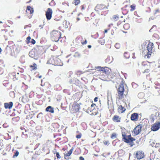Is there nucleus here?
I'll list each match as a JSON object with an SVG mask.
<instances>
[{"label":"nucleus","instance_id":"obj_19","mask_svg":"<svg viewBox=\"0 0 160 160\" xmlns=\"http://www.w3.org/2000/svg\"><path fill=\"white\" fill-rule=\"evenodd\" d=\"M27 11H29L30 13H32L33 12V8H32L30 6H28L27 8Z\"/></svg>","mask_w":160,"mask_h":160},{"label":"nucleus","instance_id":"obj_12","mask_svg":"<svg viewBox=\"0 0 160 160\" xmlns=\"http://www.w3.org/2000/svg\"><path fill=\"white\" fill-rule=\"evenodd\" d=\"M138 115L137 113H134L131 116V120L133 121H136L138 120Z\"/></svg>","mask_w":160,"mask_h":160},{"label":"nucleus","instance_id":"obj_48","mask_svg":"<svg viewBox=\"0 0 160 160\" xmlns=\"http://www.w3.org/2000/svg\"><path fill=\"white\" fill-rule=\"evenodd\" d=\"M39 27H41V28H43V27L41 25H40Z\"/></svg>","mask_w":160,"mask_h":160},{"label":"nucleus","instance_id":"obj_40","mask_svg":"<svg viewBox=\"0 0 160 160\" xmlns=\"http://www.w3.org/2000/svg\"><path fill=\"white\" fill-rule=\"evenodd\" d=\"M142 94V93H139L138 94V97H139L140 96L141 94Z\"/></svg>","mask_w":160,"mask_h":160},{"label":"nucleus","instance_id":"obj_23","mask_svg":"<svg viewBox=\"0 0 160 160\" xmlns=\"http://www.w3.org/2000/svg\"><path fill=\"white\" fill-rule=\"evenodd\" d=\"M118 108L119 109L121 110H122V111H121V112H123V111H124L125 110V109L123 107H122V105H120L119 106Z\"/></svg>","mask_w":160,"mask_h":160},{"label":"nucleus","instance_id":"obj_34","mask_svg":"<svg viewBox=\"0 0 160 160\" xmlns=\"http://www.w3.org/2000/svg\"><path fill=\"white\" fill-rule=\"evenodd\" d=\"M81 136L80 134L76 136V138H81Z\"/></svg>","mask_w":160,"mask_h":160},{"label":"nucleus","instance_id":"obj_27","mask_svg":"<svg viewBox=\"0 0 160 160\" xmlns=\"http://www.w3.org/2000/svg\"><path fill=\"white\" fill-rule=\"evenodd\" d=\"M113 18L116 19V20H117L118 19L119 17L117 15H114L113 16Z\"/></svg>","mask_w":160,"mask_h":160},{"label":"nucleus","instance_id":"obj_49","mask_svg":"<svg viewBox=\"0 0 160 160\" xmlns=\"http://www.w3.org/2000/svg\"><path fill=\"white\" fill-rule=\"evenodd\" d=\"M41 77H42V76H39V78H41Z\"/></svg>","mask_w":160,"mask_h":160},{"label":"nucleus","instance_id":"obj_18","mask_svg":"<svg viewBox=\"0 0 160 160\" xmlns=\"http://www.w3.org/2000/svg\"><path fill=\"white\" fill-rule=\"evenodd\" d=\"M108 68L106 67L103 68L102 71L103 72H104L106 74H109Z\"/></svg>","mask_w":160,"mask_h":160},{"label":"nucleus","instance_id":"obj_38","mask_svg":"<svg viewBox=\"0 0 160 160\" xmlns=\"http://www.w3.org/2000/svg\"><path fill=\"white\" fill-rule=\"evenodd\" d=\"M79 159L80 160H84V158L81 156L80 157Z\"/></svg>","mask_w":160,"mask_h":160},{"label":"nucleus","instance_id":"obj_14","mask_svg":"<svg viewBox=\"0 0 160 160\" xmlns=\"http://www.w3.org/2000/svg\"><path fill=\"white\" fill-rule=\"evenodd\" d=\"M105 8V6L102 4H98L95 8L96 10H98V9L100 10H102Z\"/></svg>","mask_w":160,"mask_h":160},{"label":"nucleus","instance_id":"obj_45","mask_svg":"<svg viewBox=\"0 0 160 160\" xmlns=\"http://www.w3.org/2000/svg\"><path fill=\"white\" fill-rule=\"evenodd\" d=\"M68 27V25H67L66 24V26H65V28H67Z\"/></svg>","mask_w":160,"mask_h":160},{"label":"nucleus","instance_id":"obj_8","mask_svg":"<svg viewBox=\"0 0 160 160\" xmlns=\"http://www.w3.org/2000/svg\"><path fill=\"white\" fill-rule=\"evenodd\" d=\"M80 109V106L79 104L74 102L72 105V111L74 112H78Z\"/></svg>","mask_w":160,"mask_h":160},{"label":"nucleus","instance_id":"obj_44","mask_svg":"<svg viewBox=\"0 0 160 160\" xmlns=\"http://www.w3.org/2000/svg\"><path fill=\"white\" fill-rule=\"evenodd\" d=\"M158 116L159 117H160V112H159V113H158Z\"/></svg>","mask_w":160,"mask_h":160},{"label":"nucleus","instance_id":"obj_32","mask_svg":"<svg viewBox=\"0 0 160 160\" xmlns=\"http://www.w3.org/2000/svg\"><path fill=\"white\" fill-rule=\"evenodd\" d=\"M30 42L33 44H35L36 42L35 40L33 39H32Z\"/></svg>","mask_w":160,"mask_h":160},{"label":"nucleus","instance_id":"obj_52","mask_svg":"<svg viewBox=\"0 0 160 160\" xmlns=\"http://www.w3.org/2000/svg\"><path fill=\"white\" fill-rule=\"evenodd\" d=\"M0 23H2V21H0Z\"/></svg>","mask_w":160,"mask_h":160},{"label":"nucleus","instance_id":"obj_31","mask_svg":"<svg viewBox=\"0 0 160 160\" xmlns=\"http://www.w3.org/2000/svg\"><path fill=\"white\" fill-rule=\"evenodd\" d=\"M56 156L57 158H61V157L59 155V153L58 152L56 153Z\"/></svg>","mask_w":160,"mask_h":160},{"label":"nucleus","instance_id":"obj_36","mask_svg":"<svg viewBox=\"0 0 160 160\" xmlns=\"http://www.w3.org/2000/svg\"><path fill=\"white\" fill-rule=\"evenodd\" d=\"M149 72V69H147L145 70L143 72V73H145L146 72Z\"/></svg>","mask_w":160,"mask_h":160},{"label":"nucleus","instance_id":"obj_15","mask_svg":"<svg viewBox=\"0 0 160 160\" xmlns=\"http://www.w3.org/2000/svg\"><path fill=\"white\" fill-rule=\"evenodd\" d=\"M46 111L51 113L54 112V108L51 106H48L46 109Z\"/></svg>","mask_w":160,"mask_h":160},{"label":"nucleus","instance_id":"obj_9","mask_svg":"<svg viewBox=\"0 0 160 160\" xmlns=\"http://www.w3.org/2000/svg\"><path fill=\"white\" fill-rule=\"evenodd\" d=\"M52 35L53 37H57L58 38L57 40H55V41L57 42L58 41L59 39V36H61V33L60 32H58V31H56L55 30L53 31L52 33Z\"/></svg>","mask_w":160,"mask_h":160},{"label":"nucleus","instance_id":"obj_39","mask_svg":"<svg viewBox=\"0 0 160 160\" xmlns=\"http://www.w3.org/2000/svg\"><path fill=\"white\" fill-rule=\"evenodd\" d=\"M98 98L97 97H96L94 99V101L95 102H97L98 101Z\"/></svg>","mask_w":160,"mask_h":160},{"label":"nucleus","instance_id":"obj_20","mask_svg":"<svg viewBox=\"0 0 160 160\" xmlns=\"http://www.w3.org/2000/svg\"><path fill=\"white\" fill-rule=\"evenodd\" d=\"M113 120L116 122H119L120 121L119 120V117L118 116H115L113 118Z\"/></svg>","mask_w":160,"mask_h":160},{"label":"nucleus","instance_id":"obj_5","mask_svg":"<svg viewBox=\"0 0 160 160\" xmlns=\"http://www.w3.org/2000/svg\"><path fill=\"white\" fill-rule=\"evenodd\" d=\"M142 127V125H139L137 126L133 129L132 132L135 135H137L139 134L141 132V129Z\"/></svg>","mask_w":160,"mask_h":160},{"label":"nucleus","instance_id":"obj_6","mask_svg":"<svg viewBox=\"0 0 160 160\" xmlns=\"http://www.w3.org/2000/svg\"><path fill=\"white\" fill-rule=\"evenodd\" d=\"M160 128V122H156L152 125L151 130L153 131H158Z\"/></svg>","mask_w":160,"mask_h":160},{"label":"nucleus","instance_id":"obj_33","mask_svg":"<svg viewBox=\"0 0 160 160\" xmlns=\"http://www.w3.org/2000/svg\"><path fill=\"white\" fill-rule=\"evenodd\" d=\"M31 38L30 37H28L27 38V40L29 42H30V40L31 39Z\"/></svg>","mask_w":160,"mask_h":160},{"label":"nucleus","instance_id":"obj_43","mask_svg":"<svg viewBox=\"0 0 160 160\" xmlns=\"http://www.w3.org/2000/svg\"><path fill=\"white\" fill-rule=\"evenodd\" d=\"M108 32L107 30H105L104 32L105 33H107Z\"/></svg>","mask_w":160,"mask_h":160},{"label":"nucleus","instance_id":"obj_42","mask_svg":"<svg viewBox=\"0 0 160 160\" xmlns=\"http://www.w3.org/2000/svg\"><path fill=\"white\" fill-rule=\"evenodd\" d=\"M88 48H91V46L90 45H88Z\"/></svg>","mask_w":160,"mask_h":160},{"label":"nucleus","instance_id":"obj_24","mask_svg":"<svg viewBox=\"0 0 160 160\" xmlns=\"http://www.w3.org/2000/svg\"><path fill=\"white\" fill-rule=\"evenodd\" d=\"M116 134L115 133H113L112 134L111 138L112 139H114L116 138Z\"/></svg>","mask_w":160,"mask_h":160},{"label":"nucleus","instance_id":"obj_53","mask_svg":"<svg viewBox=\"0 0 160 160\" xmlns=\"http://www.w3.org/2000/svg\"><path fill=\"white\" fill-rule=\"evenodd\" d=\"M154 27H155V26H153V27H152V28H153Z\"/></svg>","mask_w":160,"mask_h":160},{"label":"nucleus","instance_id":"obj_35","mask_svg":"<svg viewBox=\"0 0 160 160\" xmlns=\"http://www.w3.org/2000/svg\"><path fill=\"white\" fill-rule=\"evenodd\" d=\"M78 55L79 57H80V55L79 54V53L78 52H76L75 54V56H78Z\"/></svg>","mask_w":160,"mask_h":160},{"label":"nucleus","instance_id":"obj_55","mask_svg":"<svg viewBox=\"0 0 160 160\" xmlns=\"http://www.w3.org/2000/svg\"><path fill=\"white\" fill-rule=\"evenodd\" d=\"M126 25H124V27Z\"/></svg>","mask_w":160,"mask_h":160},{"label":"nucleus","instance_id":"obj_16","mask_svg":"<svg viewBox=\"0 0 160 160\" xmlns=\"http://www.w3.org/2000/svg\"><path fill=\"white\" fill-rule=\"evenodd\" d=\"M73 151V149L72 148L68 152L66 153V152H65L66 154H65L64 156L65 158H66V157L70 156L72 153Z\"/></svg>","mask_w":160,"mask_h":160},{"label":"nucleus","instance_id":"obj_17","mask_svg":"<svg viewBox=\"0 0 160 160\" xmlns=\"http://www.w3.org/2000/svg\"><path fill=\"white\" fill-rule=\"evenodd\" d=\"M151 144L152 147H154L156 148L159 147L160 145L159 143L155 142H153L152 143H151Z\"/></svg>","mask_w":160,"mask_h":160},{"label":"nucleus","instance_id":"obj_11","mask_svg":"<svg viewBox=\"0 0 160 160\" xmlns=\"http://www.w3.org/2000/svg\"><path fill=\"white\" fill-rule=\"evenodd\" d=\"M29 55L30 57L34 58L35 59H37L38 57L36 54H35L34 50H32L29 52Z\"/></svg>","mask_w":160,"mask_h":160},{"label":"nucleus","instance_id":"obj_28","mask_svg":"<svg viewBox=\"0 0 160 160\" xmlns=\"http://www.w3.org/2000/svg\"><path fill=\"white\" fill-rule=\"evenodd\" d=\"M19 154V152L18 151H16V152L15 153V154L13 156V157L14 158L15 157H17L18 155Z\"/></svg>","mask_w":160,"mask_h":160},{"label":"nucleus","instance_id":"obj_2","mask_svg":"<svg viewBox=\"0 0 160 160\" xmlns=\"http://www.w3.org/2000/svg\"><path fill=\"white\" fill-rule=\"evenodd\" d=\"M122 136L123 141L126 143H129L135 140V139L132 137L131 135L126 136L124 132L122 133Z\"/></svg>","mask_w":160,"mask_h":160},{"label":"nucleus","instance_id":"obj_41","mask_svg":"<svg viewBox=\"0 0 160 160\" xmlns=\"http://www.w3.org/2000/svg\"><path fill=\"white\" fill-rule=\"evenodd\" d=\"M95 104H92L91 105V107H93L94 106H95Z\"/></svg>","mask_w":160,"mask_h":160},{"label":"nucleus","instance_id":"obj_47","mask_svg":"<svg viewBox=\"0 0 160 160\" xmlns=\"http://www.w3.org/2000/svg\"><path fill=\"white\" fill-rule=\"evenodd\" d=\"M77 19L78 20V21L80 19L79 18H77Z\"/></svg>","mask_w":160,"mask_h":160},{"label":"nucleus","instance_id":"obj_50","mask_svg":"<svg viewBox=\"0 0 160 160\" xmlns=\"http://www.w3.org/2000/svg\"><path fill=\"white\" fill-rule=\"evenodd\" d=\"M104 143L105 144H107V142H104Z\"/></svg>","mask_w":160,"mask_h":160},{"label":"nucleus","instance_id":"obj_56","mask_svg":"<svg viewBox=\"0 0 160 160\" xmlns=\"http://www.w3.org/2000/svg\"><path fill=\"white\" fill-rule=\"evenodd\" d=\"M156 115H157V113H156Z\"/></svg>","mask_w":160,"mask_h":160},{"label":"nucleus","instance_id":"obj_13","mask_svg":"<svg viewBox=\"0 0 160 160\" xmlns=\"http://www.w3.org/2000/svg\"><path fill=\"white\" fill-rule=\"evenodd\" d=\"M4 107L6 109H10L12 107L13 103L12 102H10L9 103H5L4 104Z\"/></svg>","mask_w":160,"mask_h":160},{"label":"nucleus","instance_id":"obj_10","mask_svg":"<svg viewBox=\"0 0 160 160\" xmlns=\"http://www.w3.org/2000/svg\"><path fill=\"white\" fill-rule=\"evenodd\" d=\"M136 156L138 159H141L144 157V153L142 152L138 151L136 153Z\"/></svg>","mask_w":160,"mask_h":160},{"label":"nucleus","instance_id":"obj_22","mask_svg":"<svg viewBox=\"0 0 160 160\" xmlns=\"http://www.w3.org/2000/svg\"><path fill=\"white\" fill-rule=\"evenodd\" d=\"M30 67L32 68V70H36L37 69V65L35 63L33 64V66L31 65Z\"/></svg>","mask_w":160,"mask_h":160},{"label":"nucleus","instance_id":"obj_37","mask_svg":"<svg viewBox=\"0 0 160 160\" xmlns=\"http://www.w3.org/2000/svg\"><path fill=\"white\" fill-rule=\"evenodd\" d=\"M87 43V41L86 40H85L84 42H82V44H86Z\"/></svg>","mask_w":160,"mask_h":160},{"label":"nucleus","instance_id":"obj_4","mask_svg":"<svg viewBox=\"0 0 160 160\" xmlns=\"http://www.w3.org/2000/svg\"><path fill=\"white\" fill-rule=\"evenodd\" d=\"M152 44H149L147 47V51L148 52L147 53V54L145 55V58H149L151 56V54L152 53Z\"/></svg>","mask_w":160,"mask_h":160},{"label":"nucleus","instance_id":"obj_25","mask_svg":"<svg viewBox=\"0 0 160 160\" xmlns=\"http://www.w3.org/2000/svg\"><path fill=\"white\" fill-rule=\"evenodd\" d=\"M80 2V1L79 0H75L74 4L76 5H78Z\"/></svg>","mask_w":160,"mask_h":160},{"label":"nucleus","instance_id":"obj_29","mask_svg":"<svg viewBox=\"0 0 160 160\" xmlns=\"http://www.w3.org/2000/svg\"><path fill=\"white\" fill-rule=\"evenodd\" d=\"M130 7L131 8V11H132L134 10L135 8V6H134L133 5H131Z\"/></svg>","mask_w":160,"mask_h":160},{"label":"nucleus","instance_id":"obj_26","mask_svg":"<svg viewBox=\"0 0 160 160\" xmlns=\"http://www.w3.org/2000/svg\"><path fill=\"white\" fill-rule=\"evenodd\" d=\"M97 70L99 71H102L103 68L100 67H98L97 68Z\"/></svg>","mask_w":160,"mask_h":160},{"label":"nucleus","instance_id":"obj_46","mask_svg":"<svg viewBox=\"0 0 160 160\" xmlns=\"http://www.w3.org/2000/svg\"><path fill=\"white\" fill-rule=\"evenodd\" d=\"M63 23H67V21H65L64 22H63Z\"/></svg>","mask_w":160,"mask_h":160},{"label":"nucleus","instance_id":"obj_1","mask_svg":"<svg viewBox=\"0 0 160 160\" xmlns=\"http://www.w3.org/2000/svg\"><path fill=\"white\" fill-rule=\"evenodd\" d=\"M47 63L55 65L60 66H62L63 64V63L61 62L60 59L56 57H52L48 61Z\"/></svg>","mask_w":160,"mask_h":160},{"label":"nucleus","instance_id":"obj_7","mask_svg":"<svg viewBox=\"0 0 160 160\" xmlns=\"http://www.w3.org/2000/svg\"><path fill=\"white\" fill-rule=\"evenodd\" d=\"M52 11L50 8H48L46 12V18L48 20H50L52 17Z\"/></svg>","mask_w":160,"mask_h":160},{"label":"nucleus","instance_id":"obj_30","mask_svg":"<svg viewBox=\"0 0 160 160\" xmlns=\"http://www.w3.org/2000/svg\"><path fill=\"white\" fill-rule=\"evenodd\" d=\"M115 47L117 48H119L120 47L119 44L118 43H116L115 44Z\"/></svg>","mask_w":160,"mask_h":160},{"label":"nucleus","instance_id":"obj_3","mask_svg":"<svg viewBox=\"0 0 160 160\" xmlns=\"http://www.w3.org/2000/svg\"><path fill=\"white\" fill-rule=\"evenodd\" d=\"M124 91V86L122 84H121L118 89V94L120 99H122V98Z\"/></svg>","mask_w":160,"mask_h":160},{"label":"nucleus","instance_id":"obj_51","mask_svg":"<svg viewBox=\"0 0 160 160\" xmlns=\"http://www.w3.org/2000/svg\"><path fill=\"white\" fill-rule=\"evenodd\" d=\"M158 12V10H157L156 11V12ZM156 13V12L155 13V14Z\"/></svg>","mask_w":160,"mask_h":160},{"label":"nucleus","instance_id":"obj_21","mask_svg":"<svg viewBox=\"0 0 160 160\" xmlns=\"http://www.w3.org/2000/svg\"><path fill=\"white\" fill-rule=\"evenodd\" d=\"M150 120H149L151 121L152 123L154 121V116L152 115L149 118Z\"/></svg>","mask_w":160,"mask_h":160},{"label":"nucleus","instance_id":"obj_54","mask_svg":"<svg viewBox=\"0 0 160 160\" xmlns=\"http://www.w3.org/2000/svg\"><path fill=\"white\" fill-rule=\"evenodd\" d=\"M131 146H132V144H131Z\"/></svg>","mask_w":160,"mask_h":160}]
</instances>
